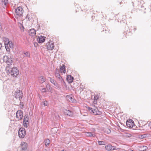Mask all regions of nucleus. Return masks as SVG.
Listing matches in <instances>:
<instances>
[{"mask_svg": "<svg viewBox=\"0 0 151 151\" xmlns=\"http://www.w3.org/2000/svg\"><path fill=\"white\" fill-rule=\"evenodd\" d=\"M61 151H65V150H62Z\"/></svg>", "mask_w": 151, "mask_h": 151, "instance_id": "nucleus-49", "label": "nucleus"}, {"mask_svg": "<svg viewBox=\"0 0 151 151\" xmlns=\"http://www.w3.org/2000/svg\"><path fill=\"white\" fill-rule=\"evenodd\" d=\"M144 137H145V135H141L139 137L140 138H144Z\"/></svg>", "mask_w": 151, "mask_h": 151, "instance_id": "nucleus-40", "label": "nucleus"}, {"mask_svg": "<svg viewBox=\"0 0 151 151\" xmlns=\"http://www.w3.org/2000/svg\"><path fill=\"white\" fill-rule=\"evenodd\" d=\"M132 136V134H126L125 136L127 137H130Z\"/></svg>", "mask_w": 151, "mask_h": 151, "instance_id": "nucleus-38", "label": "nucleus"}, {"mask_svg": "<svg viewBox=\"0 0 151 151\" xmlns=\"http://www.w3.org/2000/svg\"><path fill=\"white\" fill-rule=\"evenodd\" d=\"M20 57V58H24V56L23 55H21Z\"/></svg>", "mask_w": 151, "mask_h": 151, "instance_id": "nucleus-43", "label": "nucleus"}, {"mask_svg": "<svg viewBox=\"0 0 151 151\" xmlns=\"http://www.w3.org/2000/svg\"><path fill=\"white\" fill-rule=\"evenodd\" d=\"M55 129H56V128H52V129H51V130L52 131L53 130H55Z\"/></svg>", "mask_w": 151, "mask_h": 151, "instance_id": "nucleus-45", "label": "nucleus"}, {"mask_svg": "<svg viewBox=\"0 0 151 151\" xmlns=\"http://www.w3.org/2000/svg\"><path fill=\"white\" fill-rule=\"evenodd\" d=\"M60 71L61 73H65L66 72L65 69V66L64 65H63L60 68Z\"/></svg>", "mask_w": 151, "mask_h": 151, "instance_id": "nucleus-19", "label": "nucleus"}, {"mask_svg": "<svg viewBox=\"0 0 151 151\" xmlns=\"http://www.w3.org/2000/svg\"><path fill=\"white\" fill-rule=\"evenodd\" d=\"M2 3L4 4L5 6H6L7 4H8V0H2Z\"/></svg>", "mask_w": 151, "mask_h": 151, "instance_id": "nucleus-25", "label": "nucleus"}, {"mask_svg": "<svg viewBox=\"0 0 151 151\" xmlns=\"http://www.w3.org/2000/svg\"><path fill=\"white\" fill-rule=\"evenodd\" d=\"M24 10L21 7L19 6L16 8L15 10V13L16 15L18 17L22 16Z\"/></svg>", "mask_w": 151, "mask_h": 151, "instance_id": "nucleus-3", "label": "nucleus"}, {"mask_svg": "<svg viewBox=\"0 0 151 151\" xmlns=\"http://www.w3.org/2000/svg\"><path fill=\"white\" fill-rule=\"evenodd\" d=\"M99 96L98 95L95 96L94 97L93 101L94 104H96L97 103V101L99 99Z\"/></svg>", "mask_w": 151, "mask_h": 151, "instance_id": "nucleus-23", "label": "nucleus"}, {"mask_svg": "<svg viewBox=\"0 0 151 151\" xmlns=\"http://www.w3.org/2000/svg\"><path fill=\"white\" fill-rule=\"evenodd\" d=\"M106 149L108 151L113 150L115 149V147L112 146L111 144H109L106 145L105 147Z\"/></svg>", "mask_w": 151, "mask_h": 151, "instance_id": "nucleus-12", "label": "nucleus"}, {"mask_svg": "<svg viewBox=\"0 0 151 151\" xmlns=\"http://www.w3.org/2000/svg\"><path fill=\"white\" fill-rule=\"evenodd\" d=\"M55 76L58 80L60 81L61 83H62L64 82L63 79L60 75L59 71H58L57 68L56 69L55 72Z\"/></svg>", "mask_w": 151, "mask_h": 151, "instance_id": "nucleus-5", "label": "nucleus"}, {"mask_svg": "<svg viewBox=\"0 0 151 151\" xmlns=\"http://www.w3.org/2000/svg\"><path fill=\"white\" fill-rule=\"evenodd\" d=\"M45 40V37L40 36L38 37L37 39V41L39 43H42L44 42Z\"/></svg>", "mask_w": 151, "mask_h": 151, "instance_id": "nucleus-13", "label": "nucleus"}, {"mask_svg": "<svg viewBox=\"0 0 151 151\" xmlns=\"http://www.w3.org/2000/svg\"><path fill=\"white\" fill-rule=\"evenodd\" d=\"M126 124L128 127L130 128L133 127L134 126V122L132 119L127 120Z\"/></svg>", "mask_w": 151, "mask_h": 151, "instance_id": "nucleus-10", "label": "nucleus"}, {"mask_svg": "<svg viewBox=\"0 0 151 151\" xmlns=\"http://www.w3.org/2000/svg\"><path fill=\"white\" fill-rule=\"evenodd\" d=\"M6 73L7 75L9 74L14 77H16L19 74V72L17 68L15 67H14L12 68H6Z\"/></svg>", "mask_w": 151, "mask_h": 151, "instance_id": "nucleus-1", "label": "nucleus"}, {"mask_svg": "<svg viewBox=\"0 0 151 151\" xmlns=\"http://www.w3.org/2000/svg\"><path fill=\"white\" fill-rule=\"evenodd\" d=\"M3 41L5 45V47L6 51L8 52H10V48L8 46V43L10 41L9 39L6 38H5Z\"/></svg>", "mask_w": 151, "mask_h": 151, "instance_id": "nucleus-7", "label": "nucleus"}, {"mask_svg": "<svg viewBox=\"0 0 151 151\" xmlns=\"http://www.w3.org/2000/svg\"><path fill=\"white\" fill-rule=\"evenodd\" d=\"M46 46L48 50H51L54 47V44L53 42L50 41L46 44Z\"/></svg>", "mask_w": 151, "mask_h": 151, "instance_id": "nucleus-8", "label": "nucleus"}, {"mask_svg": "<svg viewBox=\"0 0 151 151\" xmlns=\"http://www.w3.org/2000/svg\"><path fill=\"white\" fill-rule=\"evenodd\" d=\"M65 113L66 114L69 116H71L72 115V112L69 110H66Z\"/></svg>", "mask_w": 151, "mask_h": 151, "instance_id": "nucleus-20", "label": "nucleus"}, {"mask_svg": "<svg viewBox=\"0 0 151 151\" xmlns=\"http://www.w3.org/2000/svg\"><path fill=\"white\" fill-rule=\"evenodd\" d=\"M67 99L70 102L72 103H74L76 101V100L73 97L72 95H68L66 96Z\"/></svg>", "mask_w": 151, "mask_h": 151, "instance_id": "nucleus-15", "label": "nucleus"}, {"mask_svg": "<svg viewBox=\"0 0 151 151\" xmlns=\"http://www.w3.org/2000/svg\"><path fill=\"white\" fill-rule=\"evenodd\" d=\"M34 45L35 47H36L37 46V42L34 43Z\"/></svg>", "mask_w": 151, "mask_h": 151, "instance_id": "nucleus-41", "label": "nucleus"}, {"mask_svg": "<svg viewBox=\"0 0 151 151\" xmlns=\"http://www.w3.org/2000/svg\"><path fill=\"white\" fill-rule=\"evenodd\" d=\"M3 61L4 62L6 63L8 65H12L13 63L12 58H11V57L8 56H4L3 57Z\"/></svg>", "mask_w": 151, "mask_h": 151, "instance_id": "nucleus-2", "label": "nucleus"}, {"mask_svg": "<svg viewBox=\"0 0 151 151\" xmlns=\"http://www.w3.org/2000/svg\"><path fill=\"white\" fill-rule=\"evenodd\" d=\"M45 145L47 146L50 143V141L48 139H47L45 140Z\"/></svg>", "mask_w": 151, "mask_h": 151, "instance_id": "nucleus-27", "label": "nucleus"}, {"mask_svg": "<svg viewBox=\"0 0 151 151\" xmlns=\"http://www.w3.org/2000/svg\"><path fill=\"white\" fill-rule=\"evenodd\" d=\"M87 109L88 110H89V111H91V112H92V110L93 109V108H92L91 107L88 106L87 107Z\"/></svg>", "mask_w": 151, "mask_h": 151, "instance_id": "nucleus-39", "label": "nucleus"}, {"mask_svg": "<svg viewBox=\"0 0 151 151\" xmlns=\"http://www.w3.org/2000/svg\"><path fill=\"white\" fill-rule=\"evenodd\" d=\"M148 126L150 128H151V121L149 123Z\"/></svg>", "mask_w": 151, "mask_h": 151, "instance_id": "nucleus-42", "label": "nucleus"}, {"mask_svg": "<svg viewBox=\"0 0 151 151\" xmlns=\"http://www.w3.org/2000/svg\"><path fill=\"white\" fill-rule=\"evenodd\" d=\"M46 87L47 88H48L50 90H51L52 89V88L50 87V85L49 84H47Z\"/></svg>", "mask_w": 151, "mask_h": 151, "instance_id": "nucleus-36", "label": "nucleus"}, {"mask_svg": "<svg viewBox=\"0 0 151 151\" xmlns=\"http://www.w3.org/2000/svg\"><path fill=\"white\" fill-rule=\"evenodd\" d=\"M43 105L44 106H47L48 105V103L47 101H45L44 102Z\"/></svg>", "mask_w": 151, "mask_h": 151, "instance_id": "nucleus-37", "label": "nucleus"}, {"mask_svg": "<svg viewBox=\"0 0 151 151\" xmlns=\"http://www.w3.org/2000/svg\"><path fill=\"white\" fill-rule=\"evenodd\" d=\"M11 48H13L14 47V44L12 41H10L8 43V46Z\"/></svg>", "mask_w": 151, "mask_h": 151, "instance_id": "nucleus-24", "label": "nucleus"}, {"mask_svg": "<svg viewBox=\"0 0 151 151\" xmlns=\"http://www.w3.org/2000/svg\"><path fill=\"white\" fill-rule=\"evenodd\" d=\"M125 29L126 30V32H127L126 34L127 35V33H128L129 32H131L130 30L129 29L128 26H126L125 27Z\"/></svg>", "mask_w": 151, "mask_h": 151, "instance_id": "nucleus-29", "label": "nucleus"}, {"mask_svg": "<svg viewBox=\"0 0 151 151\" xmlns=\"http://www.w3.org/2000/svg\"><path fill=\"white\" fill-rule=\"evenodd\" d=\"M50 81L53 85L56 83V81L53 79L49 78Z\"/></svg>", "mask_w": 151, "mask_h": 151, "instance_id": "nucleus-31", "label": "nucleus"}, {"mask_svg": "<svg viewBox=\"0 0 151 151\" xmlns=\"http://www.w3.org/2000/svg\"><path fill=\"white\" fill-rule=\"evenodd\" d=\"M23 54L24 55V56L25 57L30 56V54L28 52H24Z\"/></svg>", "mask_w": 151, "mask_h": 151, "instance_id": "nucleus-26", "label": "nucleus"}, {"mask_svg": "<svg viewBox=\"0 0 151 151\" xmlns=\"http://www.w3.org/2000/svg\"><path fill=\"white\" fill-rule=\"evenodd\" d=\"M16 117L18 120H21L23 117V113L21 110H19L16 113Z\"/></svg>", "mask_w": 151, "mask_h": 151, "instance_id": "nucleus-9", "label": "nucleus"}, {"mask_svg": "<svg viewBox=\"0 0 151 151\" xmlns=\"http://www.w3.org/2000/svg\"><path fill=\"white\" fill-rule=\"evenodd\" d=\"M142 148L143 149V151L146 150L147 149V147L146 146H142Z\"/></svg>", "mask_w": 151, "mask_h": 151, "instance_id": "nucleus-34", "label": "nucleus"}, {"mask_svg": "<svg viewBox=\"0 0 151 151\" xmlns=\"http://www.w3.org/2000/svg\"><path fill=\"white\" fill-rule=\"evenodd\" d=\"M104 132L106 133L109 134L111 132V131L108 128H106L105 129Z\"/></svg>", "mask_w": 151, "mask_h": 151, "instance_id": "nucleus-32", "label": "nucleus"}, {"mask_svg": "<svg viewBox=\"0 0 151 151\" xmlns=\"http://www.w3.org/2000/svg\"><path fill=\"white\" fill-rule=\"evenodd\" d=\"M26 135L25 129L24 128H20L18 131V135L20 138H23Z\"/></svg>", "mask_w": 151, "mask_h": 151, "instance_id": "nucleus-4", "label": "nucleus"}, {"mask_svg": "<svg viewBox=\"0 0 151 151\" xmlns=\"http://www.w3.org/2000/svg\"><path fill=\"white\" fill-rule=\"evenodd\" d=\"M54 85H55L56 87V88L57 89H60V86L58 83H56V82L55 83V84H54Z\"/></svg>", "mask_w": 151, "mask_h": 151, "instance_id": "nucleus-33", "label": "nucleus"}, {"mask_svg": "<svg viewBox=\"0 0 151 151\" xmlns=\"http://www.w3.org/2000/svg\"><path fill=\"white\" fill-rule=\"evenodd\" d=\"M21 148L22 150H26L27 147V144L24 142H22L20 144Z\"/></svg>", "mask_w": 151, "mask_h": 151, "instance_id": "nucleus-11", "label": "nucleus"}, {"mask_svg": "<svg viewBox=\"0 0 151 151\" xmlns=\"http://www.w3.org/2000/svg\"><path fill=\"white\" fill-rule=\"evenodd\" d=\"M73 77L71 75H69L67 77V81L69 83H72L73 81Z\"/></svg>", "mask_w": 151, "mask_h": 151, "instance_id": "nucleus-17", "label": "nucleus"}, {"mask_svg": "<svg viewBox=\"0 0 151 151\" xmlns=\"http://www.w3.org/2000/svg\"><path fill=\"white\" fill-rule=\"evenodd\" d=\"M92 112L95 115H100L101 114V112L98 110L97 109H93L92 110Z\"/></svg>", "mask_w": 151, "mask_h": 151, "instance_id": "nucleus-16", "label": "nucleus"}, {"mask_svg": "<svg viewBox=\"0 0 151 151\" xmlns=\"http://www.w3.org/2000/svg\"><path fill=\"white\" fill-rule=\"evenodd\" d=\"M29 124V122H23V124L24 126V127H28Z\"/></svg>", "mask_w": 151, "mask_h": 151, "instance_id": "nucleus-30", "label": "nucleus"}, {"mask_svg": "<svg viewBox=\"0 0 151 151\" xmlns=\"http://www.w3.org/2000/svg\"><path fill=\"white\" fill-rule=\"evenodd\" d=\"M29 34L32 37L35 36L36 31L34 29H32L28 31Z\"/></svg>", "mask_w": 151, "mask_h": 151, "instance_id": "nucleus-14", "label": "nucleus"}, {"mask_svg": "<svg viewBox=\"0 0 151 151\" xmlns=\"http://www.w3.org/2000/svg\"><path fill=\"white\" fill-rule=\"evenodd\" d=\"M39 80L40 82L42 83L45 81V78L43 76H41L39 77Z\"/></svg>", "mask_w": 151, "mask_h": 151, "instance_id": "nucleus-21", "label": "nucleus"}, {"mask_svg": "<svg viewBox=\"0 0 151 151\" xmlns=\"http://www.w3.org/2000/svg\"><path fill=\"white\" fill-rule=\"evenodd\" d=\"M136 29V28L134 27V31Z\"/></svg>", "mask_w": 151, "mask_h": 151, "instance_id": "nucleus-46", "label": "nucleus"}, {"mask_svg": "<svg viewBox=\"0 0 151 151\" xmlns=\"http://www.w3.org/2000/svg\"><path fill=\"white\" fill-rule=\"evenodd\" d=\"M29 117L28 116V115L27 114H26L25 115V116H24L23 122H29Z\"/></svg>", "mask_w": 151, "mask_h": 151, "instance_id": "nucleus-22", "label": "nucleus"}, {"mask_svg": "<svg viewBox=\"0 0 151 151\" xmlns=\"http://www.w3.org/2000/svg\"><path fill=\"white\" fill-rule=\"evenodd\" d=\"M2 47V44L0 43V50L1 49V47Z\"/></svg>", "mask_w": 151, "mask_h": 151, "instance_id": "nucleus-44", "label": "nucleus"}, {"mask_svg": "<svg viewBox=\"0 0 151 151\" xmlns=\"http://www.w3.org/2000/svg\"><path fill=\"white\" fill-rule=\"evenodd\" d=\"M15 95L16 98H19V100L21 101V99L22 98L23 94L21 91L19 90H17L15 91Z\"/></svg>", "mask_w": 151, "mask_h": 151, "instance_id": "nucleus-6", "label": "nucleus"}, {"mask_svg": "<svg viewBox=\"0 0 151 151\" xmlns=\"http://www.w3.org/2000/svg\"><path fill=\"white\" fill-rule=\"evenodd\" d=\"M1 27V23L0 22V28Z\"/></svg>", "mask_w": 151, "mask_h": 151, "instance_id": "nucleus-47", "label": "nucleus"}, {"mask_svg": "<svg viewBox=\"0 0 151 151\" xmlns=\"http://www.w3.org/2000/svg\"><path fill=\"white\" fill-rule=\"evenodd\" d=\"M85 134L86 136L89 137H95L96 136V134L94 132H86Z\"/></svg>", "mask_w": 151, "mask_h": 151, "instance_id": "nucleus-18", "label": "nucleus"}, {"mask_svg": "<svg viewBox=\"0 0 151 151\" xmlns=\"http://www.w3.org/2000/svg\"><path fill=\"white\" fill-rule=\"evenodd\" d=\"M98 142L100 145H104L106 144V142L104 141H98Z\"/></svg>", "mask_w": 151, "mask_h": 151, "instance_id": "nucleus-28", "label": "nucleus"}, {"mask_svg": "<svg viewBox=\"0 0 151 151\" xmlns=\"http://www.w3.org/2000/svg\"><path fill=\"white\" fill-rule=\"evenodd\" d=\"M46 89L45 88H43L41 89V91L42 92H46Z\"/></svg>", "mask_w": 151, "mask_h": 151, "instance_id": "nucleus-35", "label": "nucleus"}, {"mask_svg": "<svg viewBox=\"0 0 151 151\" xmlns=\"http://www.w3.org/2000/svg\"><path fill=\"white\" fill-rule=\"evenodd\" d=\"M43 151H47V150H46V149H45Z\"/></svg>", "mask_w": 151, "mask_h": 151, "instance_id": "nucleus-48", "label": "nucleus"}]
</instances>
